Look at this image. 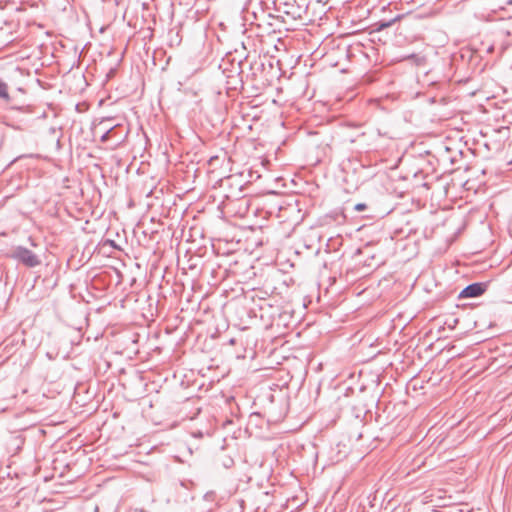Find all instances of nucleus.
<instances>
[{"mask_svg": "<svg viewBox=\"0 0 512 512\" xmlns=\"http://www.w3.org/2000/svg\"><path fill=\"white\" fill-rule=\"evenodd\" d=\"M319 3L327 4L329 0H317Z\"/></svg>", "mask_w": 512, "mask_h": 512, "instance_id": "1a4fd4ad", "label": "nucleus"}, {"mask_svg": "<svg viewBox=\"0 0 512 512\" xmlns=\"http://www.w3.org/2000/svg\"><path fill=\"white\" fill-rule=\"evenodd\" d=\"M367 208L366 204L365 203H358L355 205V210L356 211H363Z\"/></svg>", "mask_w": 512, "mask_h": 512, "instance_id": "6e6552de", "label": "nucleus"}, {"mask_svg": "<svg viewBox=\"0 0 512 512\" xmlns=\"http://www.w3.org/2000/svg\"><path fill=\"white\" fill-rule=\"evenodd\" d=\"M407 59H411L413 60V62L417 65V66H421V65H424L426 63V58L424 56H420V55H416V54H411L407 57Z\"/></svg>", "mask_w": 512, "mask_h": 512, "instance_id": "423d86ee", "label": "nucleus"}, {"mask_svg": "<svg viewBox=\"0 0 512 512\" xmlns=\"http://www.w3.org/2000/svg\"><path fill=\"white\" fill-rule=\"evenodd\" d=\"M0 99L6 102H9L11 99L8 93V85L2 79H0Z\"/></svg>", "mask_w": 512, "mask_h": 512, "instance_id": "39448f33", "label": "nucleus"}, {"mask_svg": "<svg viewBox=\"0 0 512 512\" xmlns=\"http://www.w3.org/2000/svg\"><path fill=\"white\" fill-rule=\"evenodd\" d=\"M506 3H507L508 5H512V0H507V1H506Z\"/></svg>", "mask_w": 512, "mask_h": 512, "instance_id": "9d476101", "label": "nucleus"}, {"mask_svg": "<svg viewBox=\"0 0 512 512\" xmlns=\"http://www.w3.org/2000/svg\"><path fill=\"white\" fill-rule=\"evenodd\" d=\"M275 10L293 20L302 19L306 11L305 0H275Z\"/></svg>", "mask_w": 512, "mask_h": 512, "instance_id": "f257e3e1", "label": "nucleus"}, {"mask_svg": "<svg viewBox=\"0 0 512 512\" xmlns=\"http://www.w3.org/2000/svg\"><path fill=\"white\" fill-rule=\"evenodd\" d=\"M400 19V16H397L389 21H379L378 23L375 24L376 26V31H381L383 29H386L390 26H392L395 22H397L398 20Z\"/></svg>", "mask_w": 512, "mask_h": 512, "instance_id": "20e7f679", "label": "nucleus"}, {"mask_svg": "<svg viewBox=\"0 0 512 512\" xmlns=\"http://www.w3.org/2000/svg\"><path fill=\"white\" fill-rule=\"evenodd\" d=\"M8 257L29 268H34L41 264L39 256L23 246L14 247L9 252Z\"/></svg>", "mask_w": 512, "mask_h": 512, "instance_id": "f03ea898", "label": "nucleus"}, {"mask_svg": "<svg viewBox=\"0 0 512 512\" xmlns=\"http://www.w3.org/2000/svg\"><path fill=\"white\" fill-rule=\"evenodd\" d=\"M487 289V284L482 282L472 283L466 286L459 294V298H474L482 295Z\"/></svg>", "mask_w": 512, "mask_h": 512, "instance_id": "7ed1b4c3", "label": "nucleus"}, {"mask_svg": "<svg viewBox=\"0 0 512 512\" xmlns=\"http://www.w3.org/2000/svg\"><path fill=\"white\" fill-rule=\"evenodd\" d=\"M113 129H114V127H111V128H109L108 130H106V131L102 134V136H101V138H100L101 142H107V141L109 140L110 135H111V132H112V130H113Z\"/></svg>", "mask_w": 512, "mask_h": 512, "instance_id": "0eeeda50", "label": "nucleus"}, {"mask_svg": "<svg viewBox=\"0 0 512 512\" xmlns=\"http://www.w3.org/2000/svg\"><path fill=\"white\" fill-rule=\"evenodd\" d=\"M509 164H512V160L509 162Z\"/></svg>", "mask_w": 512, "mask_h": 512, "instance_id": "9b49d317", "label": "nucleus"}]
</instances>
